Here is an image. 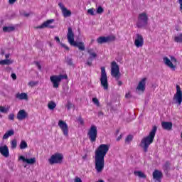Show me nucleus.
Returning a JSON list of instances; mask_svg holds the SVG:
<instances>
[{"label": "nucleus", "mask_w": 182, "mask_h": 182, "mask_svg": "<svg viewBox=\"0 0 182 182\" xmlns=\"http://www.w3.org/2000/svg\"><path fill=\"white\" fill-rule=\"evenodd\" d=\"M9 120H12V121L15 120V114H10L9 115Z\"/></svg>", "instance_id": "nucleus-41"}, {"label": "nucleus", "mask_w": 182, "mask_h": 182, "mask_svg": "<svg viewBox=\"0 0 182 182\" xmlns=\"http://www.w3.org/2000/svg\"><path fill=\"white\" fill-rule=\"evenodd\" d=\"M146 78H143L141 81H139L136 88V93L140 95L141 93H144V90H146Z\"/></svg>", "instance_id": "nucleus-11"}, {"label": "nucleus", "mask_w": 182, "mask_h": 182, "mask_svg": "<svg viewBox=\"0 0 182 182\" xmlns=\"http://www.w3.org/2000/svg\"><path fill=\"white\" fill-rule=\"evenodd\" d=\"M171 60L172 62H177V59H176V58H174V57H171Z\"/></svg>", "instance_id": "nucleus-52"}, {"label": "nucleus", "mask_w": 182, "mask_h": 182, "mask_svg": "<svg viewBox=\"0 0 182 182\" xmlns=\"http://www.w3.org/2000/svg\"><path fill=\"white\" fill-rule=\"evenodd\" d=\"M78 122L80 123V124H82V125L85 124V121L82 118L78 119Z\"/></svg>", "instance_id": "nucleus-45"}, {"label": "nucleus", "mask_w": 182, "mask_h": 182, "mask_svg": "<svg viewBox=\"0 0 182 182\" xmlns=\"http://www.w3.org/2000/svg\"><path fill=\"white\" fill-rule=\"evenodd\" d=\"M16 2V0H9V4H10V5H14V4Z\"/></svg>", "instance_id": "nucleus-48"}, {"label": "nucleus", "mask_w": 182, "mask_h": 182, "mask_svg": "<svg viewBox=\"0 0 182 182\" xmlns=\"http://www.w3.org/2000/svg\"><path fill=\"white\" fill-rule=\"evenodd\" d=\"M11 77H12V79H13L14 80H16V74L12 73V74H11Z\"/></svg>", "instance_id": "nucleus-50"}, {"label": "nucleus", "mask_w": 182, "mask_h": 182, "mask_svg": "<svg viewBox=\"0 0 182 182\" xmlns=\"http://www.w3.org/2000/svg\"><path fill=\"white\" fill-rule=\"evenodd\" d=\"M58 127L61 129L63 134L65 137H69V127L68 126V124L66 123V122L63 120H59Z\"/></svg>", "instance_id": "nucleus-10"}, {"label": "nucleus", "mask_w": 182, "mask_h": 182, "mask_svg": "<svg viewBox=\"0 0 182 182\" xmlns=\"http://www.w3.org/2000/svg\"><path fill=\"white\" fill-rule=\"evenodd\" d=\"M0 119H2V114H0Z\"/></svg>", "instance_id": "nucleus-58"}, {"label": "nucleus", "mask_w": 182, "mask_h": 182, "mask_svg": "<svg viewBox=\"0 0 182 182\" xmlns=\"http://www.w3.org/2000/svg\"><path fill=\"white\" fill-rule=\"evenodd\" d=\"M164 63H165L166 66H168L171 69H173V70L176 69V66H174L171 60H170L169 58L167 57L164 58Z\"/></svg>", "instance_id": "nucleus-22"}, {"label": "nucleus", "mask_w": 182, "mask_h": 182, "mask_svg": "<svg viewBox=\"0 0 182 182\" xmlns=\"http://www.w3.org/2000/svg\"><path fill=\"white\" fill-rule=\"evenodd\" d=\"M87 53H89L90 57L87 61V65H88V66H91L92 61L93 60V59H96L97 54H96V53L93 52V50H92V49L88 50Z\"/></svg>", "instance_id": "nucleus-17"}, {"label": "nucleus", "mask_w": 182, "mask_h": 182, "mask_svg": "<svg viewBox=\"0 0 182 182\" xmlns=\"http://www.w3.org/2000/svg\"><path fill=\"white\" fill-rule=\"evenodd\" d=\"M21 15L22 16H25L26 18H28L31 16V13L23 12Z\"/></svg>", "instance_id": "nucleus-42"}, {"label": "nucleus", "mask_w": 182, "mask_h": 182, "mask_svg": "<svg viewBox=\"0 0 182 182\" xmlns=\"http://www.w3.org/2000/svg\"><path fill=\"white\" fill-rule=\"evenodd\" d=\"M16 99H18V100H28V94L25 92L16 94Z\"/></svg>", "instance_id": "nucleus-23"}, {"label": "nucleus", "mask_w": 182, "mask_h": 182, "mask_svg": "<svg viewBox=\"0 0 182 182\" xmlns=\"http://www.w3.org/2000/svg\"><path fill=\"white\" fill-rule=\"evenodd\" d=\"M87 158V155H85L82 156L83 160H86Z\"/></svg>", "instance_id": "nucleus-56"}, {"label": "nucleus", "mask_w": 182, "mask_h": 182, "mask_svg": "<svg viewBox=\"0 0 182 182\" xmlns=\"http://www.w3.org/2000/svg\"><path fill=\"white\" fill-rule=\"evenodd\" d=\"M0 154H1V156H3V157H6V159H8V157H9V148H8V146H1Z\"/></svg>", "instance_id": "nucleus-18"}, {"label": "nucleus", "mask_w": 182, "mask_h": 182, "mask_svg": "<svg viewBox=\"0 0 182 182\" xmlns=\"http://www.w3.org/2000/svg\"><path fill=\"white\" fill-rule=\"evenodd\" d=\"M122 135H120L119 136H118L117 139V141H120V140L122 139Z\"/></svg>", "instance_id": "nucleus-54"}, {"label": "nucleus", "mask_w": 182, "mask_h": 182, "mask_svg": "<svg viewBox=\"0 0 182 182\" xmlns=\"http://www.w3.org/2000/svg\"><path fill=\"white\" fill-rule=\"evenodd\" d=\"M66 60H67L68 65H73V61L72 60L71 58H67Z\"/></svg>", "instance_id": "nucleus-43"}, {"label": "nucleus", "mask_w": 182, "mask_h": 182, "mask_svg": "<svg viewBox=\"0 0 182 182\" xmlns=\"http://www.w3.org/2000/svg\"><path fill=\"white\" fill-rule=\"evenodd\" d=\"M180 5V11H182V0H178Z\"/></svg>", "instance_id": "nucleus-49"}, {"label": "nucleus", "mask_w": 182, "mask_h": 182, "mask_svg": "<svg viewBox=\"0 0 182 182\" xmlns=\"http://www.w3.org/2000/svg\"><path fill=\"white\" fill-rule=\"evenodd\" d=\"M111 75L113 76V77H116L117 79H119L120 77V68H119V65H117V63L116 61H113L111 63Z\"/></svg>", "instance_id": "nucleus-8"}, {"label": "nucleus", "mask_w": 182, "mask_h": 182, "mask_svg": "<svg viewBox=\"0 0 182 182\" xmlns=\"http://www.w3.org/2000/svg\"><path fill=\"white\" fill-rule=\"evenodd\" d=\"M174 42L176 43H182V33H178L173 37Z\"/></svg>", "instance_id": "nucleus-25"}, {"label": "nucleus", "mask_w": 182, "mask_h": 182, "mask_svg": "<svg viewBox=\"0 0 182 182\" xmlns=\"http://www.w3.org/2000/svg\"><path fill=\"white\" fill-rule=\"evenodd\" d=\"M125 97L126 99H130V97H132V95L130 94V92L127 93Z\"/></svg>", "instance_id": "nucleus-47"}, {"label": "nucleus", "mask_w": 182, "mask_h": 182, "mask_svg": "<svg viewBox=\"0 0 182 182\" xmlns=\"http://www.w3.org/2000/svg\"><path fill=\"white\" fill-rule=\"evenodd\" d=\"M62 160H63V155L62 154H55L51 156V157L48 159L50 164H59L62 163Z\"/></svg>", "instance_id": "nucleus-9"}, {"label": "nucleus", "mask_w": 182, "mask_h": 182, "mask_svg": "<svg viewBox=\"0 0 182 182\" xmlns=\"http://www.w3.org/2000/svg\"><path fill=\"white\" fill-rule=\"evenodd\" d=\"M101 86L104 87L105 90L109 89V83L107 82V74H106V68L105 67L101 68V77H100Z\"/></svg>", "instance_id": "nucleus-7"}, {"label": "nucleus", "mask_w": 182, "mask_h": 182, "mask_svg": "<svg viewBox=\"0 0 182 182\" xmlns=\"http://www.w3.org/2000/svg\"><path fill=\"white\" fill-rule=\"evenodd\" d=\"M9 56H11V55H10L9 53L6 54V55H5L6 59H9Z\"/></svg>", "instance_id": "nucleus-53"}, {"label": "nucleus", "mask_w": 182, "mask_h": 182, "mask_svg": "<svg viewBox=\"0 0 182 182\" xmlns=\"http://www.w3.org/2000/svg\"><path fill=\"white\" fill-rule=\"evenodd\" d=\"M15 27L14 26H4L3 27V32H14Z\"/></svg>", "instance_id": "nucleus-29"}, {"label": "nucleus", "mask_w": 182, "mask_h": 182, "mask_svg": "<svg viewBox=\"0 0 182 182\" xmlns=\"http://www.w3.org/2000/svg\"><path fill=\"white\" fill-rule=\"evenodd\" d=\"M34 65H36V66H37L38 70H41V69H42V66L41 65V63H39V62L35 61Z\"/></svg>", "instance_id": "nucleus-38"}, {"label": "nucleus", "mask_w": 182, "mask_h": 182, "mask_svg": "<svg viewBox=\"0 0 182 182\" xmlns=\"http://www.w3.org/2000/svg\"><path fill=\"white\" fill-rule=\"evenodd\" d=\"M21 150L28 149V144L25 141H21L19 145Z\"/></svg>", "instance_id": "nucleus-32"}, {"label": "nucleus", "mask_w": 182, "mask_h": 182, "mask_svg": "<svg viewBox=\"0 0 182 182\" xmlns=\"http://www.w3.org/2000/svg\"><path fill=\"white\" fill-rule=\"evenodd\" d=\"M116 38L113 36H101L97 39V43L102 44V43H106L107 42H112L114 41Z\"/></svg>", "instance_id": "nucleus-15"}, {"label": "nucleus", "mask_w": 182, "mask_h": 182, "mask_svg": "<svg viewBox=\"0 0 182 182\" xmlns=\"http://www.w3.org/2000/svg\"><path fill=\"white\" fill-rule=\"evenodd\" d=\"M87 14H90V15H92V16H95V11H93V9H88Z\"/></svg>", "instance_id": "nucleus-40"}, {"label": "nucleus", "mask_w": 182, "mask_h": 182, "mask_svg": "<svg viewBox=\"0 0 182 182\" xmlns=\"http://www.w3.org/2000/svg\"><path fill=\"white\" fill-rule=\"evenodd\" d=\"M18 146V141L16 139H13L11 141V148L12 150H14V149H16Z\"/></svg>", "instance_id": "nucleus-31"}, {"label": "nucleus", "mask_w": 182, "mask_h": 182, "mask_svg": "<svg viewBox=\"0 0 182 182\" xmlns=\"http://www.w3.org/2000/svg\"><path fill=\"white\" fill-rule=\"evenodd\" d=\"M55 22V19L47 20L44 23H43L41 26L37 27V29H45V28H49L50 29H53L55 28L54 26H52V23Z\"/></svg>", "instance_id": "nucleus-13"}, {"label": "nucleus", "mask_w": 182, "mask_h": 182, "mask_svg": "<svg viewBox=\"0 0 182 182\" xmlns=\"http://www.w3.org/2000/svg\"><path fill=\"white\" fill-rule=\"evenodd\" d=\"M110 149L109 144H100L95 151V170L97 173H102L105 170V157Z\"/></svg>", "instance_id": "nucleus-1"}, {"label": "nucleus", "mask_w": 182, "mask_h": 182, "mask_svg": "<svg viewBox=\"0 0 182 182\" xmlns=\"http://www.w3.org/2000/svg\"><path fill=\"white\" fill-rule=\"evenodd\" d=\"M161 126L164 130H171L173 129V123L171 122H163Z\"/></svg>", "instance_id": "nucleus-24"}, {"label": "nucleus", "mask_w": 182, "mask_h": 182, "mask_svg": "<svg viewBox=\"0 0 182 182\" xmlns=\"http://www.w3.org/2000/svg\"><path fill=\"white\" fill-rule=\"evenodd\" d=\"M14 134H15V132L14 131V129L9 130L4 134V135L3 136V139L4 140H6V139H9V137H11V136H14Z\"/></svg>", "instance_id": "nucleus-26"}, {"label": "nucleus", "mask_w": 182, "mask_h": 182, "mask_svg": "<svg viewBox=\"0 0 182 182\" xmlns=\"http://www.w3.org/2000/svg\"><path fill=\"white\" fill-rule=\"evenodd\" d=\"M28 117L29 115L28 114V112H25L24 109H21L17 113V119L20 121L24 120V119H26Z\"/></svg>", "instance_id": "nucleus-20"}, {"label": "nucleus", "mask_w": 182, "mask_h": 182, "mask_svg": "<svg viewBox=\"0 0 182 182\" xmlns=\"http://www.w3.org/2000/svg\"><path fill=\"white\" fill-rule=\"evenodd\" d=\"M92 102L94 105H96L97 106V107L100 106V102H99V100L96 97L92 98Z\"/></svg>", "instance_id": "nucleus-36"}, {"label": "nucleus", "mask_w": 182, "mask_h": 182, "mask_svg": "<svg viewBox=\"0 0 182 182\" xmlns=\"http://www.w3.org/2000/svg\"><path fill=\"white\" fill-rule=\"evenodd\" d=\"M169 168H170V163L167 161L163 166V170L165 171V173H167Z\"/></svg>", "instance_id": "nucleus-34"}, {"label": "nucleus", "mask_w": 182, "mask_h": 182, "mask_svg": "<svg viewBox=\"0 0 182 182\" xmlns=\"http://www.w3.org/2000/svg\"><path fill=\"white\" fill-rule=\"evenodd\" d=\"M70 109V107H68V109Z\"/></svg>", "instance_id": "nucleus-59"}, {"label": "nucleus", "mask_w": 182, "mask_h": 182, "mask_svg": "<svg viewBox=\"0 0 182 182\" xmlns=\"http://www.w3.org/2000/svg\"><path fill=\"white\" fill-rule=\"evenodd\" d=\"M173 100L178 103V105H181L182 102V92L179 85H176V93L173 96Z\"/></svg>", "instance_id": "nucleus-12"}, {"label": "nucleus", "mask_w": 182, "mask_h": 182, "mask_svg": "<svg viewBox=\"0 0 182 182\" xmlns=\"http://www.w3.org/2000/svg\"><path fill=\"white\" fill-rule=\"evenodd\" d=\"M60 46H62V48H64L65 50H69V47H68L65 44L60 43Z\"/></svg>", "instance_id": "nucleus-44"}, {"label": "nucleus", "mask_w": 182, "mask_h": 182, "mask_svg": "<svg viewBox=\"0 0 182 182\" xmlns=\"http://www.w3.org/2000/svg\"><path fill=\"white\" fill-rule=\"evenodd\" d=\"M74 181L75 182H82V179L80 178H79V177H75Z\"/></svg>", "instance_id": "nucleus-46"}, {"label": "nucleus", "mask_w": 182, "mask_h": 182, "mask_svg": "<svg viewBox=\"0 0 182 182\" xmlns=\"http://www.w3.org/2000/svg\"><path fill=\"white\" fill-rule=\"evenodd\" d=\"M122 81H118V85H119V86H122Z\"/></svg>", "instance_id": "nucleus-57"}, {"label": "nucleus", "mask_w": 182, "mask_h": 182, "mask_svg": "<svg viewBox=\"0 0 182 182\" xmlns=\"http://www.w3.org/2000/svg\"><path fill=\"white\" fill-rule=\"evenodd\" d=\"M19 160H22V161L27 163V164H35V163H36V158L35 157L28 159H25V156H21Z\"/></svg>", "instance_id": "nucleus-21"}, {"label": "nucleus", "mask_w": 182, "mask_h": 182, "mask_svg": "<svg viewBox=\"0 0 182 182\" xmlns=\"http://www.w3.org/2000/svg\"><path fill=\"white\" fill-rule=\"evenodd\" d=\"M134 45L136 48L143 47V45H144V39L143 38V36H141V34H136Z\"/></svg>", "instance_id": "nucleus-14"}, {"label": "nucleus", "mask_w": 182, "mask_h": 182, "mask_svg": "<svg viewBox=\"0 0 182 182\" xmlns=\"http://www.w3.org/2000/svg\"><path fill=\"white\" fill-rule=\"evenodd\" d=\"M98 116H103V112H98Z\"/></svg>", "instance_id": "nucleus-55"}, {"label": "nucleus", "mask_w": 182, "mask_h": 182, "mask_svg": "<svg viewBox=\"0 0 182 182\" xmlns=\"http://www.w3.org/2000/svg\"><path fill=\"white\" fill-rule=\"evenodd\" d=\"M149 23V16L147 13L142 12L138 15V18L136 21V26L139 28H146Z\"/></svg>", "instance_id": "nucleus-4"}, {"label": "nucleus", "mask_w": 182, "mask_h": 182, "mask_svg": "<svg viewBox=\"0 0 182 182\" xmlns=\"http://www.w3.org/2000/svg\"><path fill=\"white\" fill-rule=\"evenodd\" d=\"M48 107L50 110H53L55 107H56V103H55L53 101L49 102L48 104Z\"/></svg>", "instance_id": "nucleus-30"}, {"label": "nucleus", "mask_w": 182, "mask_h": 182, "mask_svg": "<svg viewBox=\"0 0 182 182\" xmlns=\"http://www.w3.org/2000/svg\"><path fill=\"white\" fill-rule=\"evenodd\" d=\"M152 176H153L154 180H156V181L161 182V178H163V173L161 172V171H159V170L154 171Z\"/></svg>", "instance_id": "nucleus-19"}, {"label": "nucleus", "mask_w": 182, "mask_h": 182, "mask_svg": "<svg viewBox=\"0 0 182 182\" xmlns=\"http://www.w3.org/2000/svg\"><path fill=\"white\" fill-rule=\"evenodd\" d=\"M67 39L70 45H71L72 46H75L78 48L80 50H85V44L83 43H77L76 41H75V33H73V30L70 27L68 28Z\"/></svg>", "instance_id": "nucleus-3"}, {"label": "nucleus", "mask_w": 182, "mask_h": 182, "mask_svg": "<svg viewBox=\"0 0 182 182\" xmlns=\"http://www.w3.org/2000/svg\"><path fill=\"white\" fill-rule=\"evenodd\" d=\"M133 140V136L132 135H128L127 138L125 139V143H130Z\"/></svg>", "instance_id": "nucleus-37"}, {"label": "nucleus", "mask_w": 182, "mask_h": 182, "mask_svg": "<svg viewBox=\"0 0 182 182\" xmlns=\"http://www.w3.org/2000/svg\"><path fill=\"white\" fill-rule=\"evenodd\" d=\"M12 63H14V60L5 59L0 60V65H7L9 66V65H12Z\"/></svg>", "instance_id": "nucleus-27"}, {"label": "nucleus", "mask_w": 182, "mask_h": 182, "mask_svg": "<svg viewBox=\"0 0 182 182\" xmlns=\"http://www.w3.org/2000/svg\"><path fill=\"white\" fill-rule=\"evenodd\" d=\"M134 176H136L137 177H139L140 178H146V175L144 173L140 171H135L134 172Z\"/></svg>", "instance_id": "nucleus-28"}, {"label": "nucleus", "mask_w": 182, "mask_h": 182, "mask_svg": "<svg viewBox=\"0 0 182 182\" xmlns=\"http://www.w3.org/2000/svg\"><path fill=\"white\" fill-rule=\"evenodd\" d=\"M156 133H157V127L154 125L149 132V135L144 137L141 141V147L144 149V151L147 153L149 147L153 141H154V137H156Z\"/></svg>", "instance_id": "nucleus-2"}, {"label": "nucleus", "mask_w": 182, "mask_h": 182, "mask_svg": "<svg viewBox=\"0 0 182 182\" xmlns=\"http://www.w3.org/2000/svg\"><path fill=\"white\" fill-rule=\"evenodd\" d=\"M103 8L102 6H99L97 9V14H103Z\"/></svg>", "instance_id": "nucleus-39"}, {"label": "nucleus", "mask_w": 182, "mask_h": 182, "mask_svg": "<svg viewBox=\"0 0 182 182\" xmlns=\"http://www.w3.org/2000/svg\"><path fill=\"white\" fill-rule=\"evenodd\" d=\"M9 112V107L0 106V112L6 114Z\"/></svg>", "instance_id": "nucleus-33"}, {"label": "nucleus", "mask_w": 182, "mask_h": 182, "mask_svg": "<svg viewBox=\"0 0 182 182\" xmlns=\"http://www.w3.org/2000/svg\"><path fill=\"white\" fill-rule=\"evenodd\" d=\"M58 6L61 10V12L63 15L64 18H68L72 15V11L68 10L66 7H65V5L63 3H59Z\"/></svg>", "instance_id": "nucleus-16"}, {"label": "nucleus", "mask_w": 182, "mask_h": 182, "mask_svg": "<svg viewBox=\"0 0 182 182\" xmlns=\"http://www.w3.org/2000/svg\"><path fill=\"white\" fill-rule=\"evenodd\" d=\"M63 79H68L67 75H52L50 77V80L53 83V86L55 89L59 87V84Z\"/></svg>", "instance_id": "nucleus-5"}, {"label": "nucleus", "mask_w": 182, "mask_h": 182, "mask_svg": "<svg viewBox=\"0 0 182 182\" xmlns=\"http://www.w3.org/2000/svg\"><path fill=\"white\" fill-rule=\"evenodd\" d=\"M39 82L38 81H30L28 82V86L31 87H33L34 86H36Z\"/></svg>", "instance_id": "nucleus-35"}, {"label": "nucleus", "mask_w": 182, "mask_h": 182, "mask_svg": "<svg viewBox=\"0 0 182 182\" xmlns=\"http://www.w3.org/2000/svg\"><path fill=\"white\" fill-rule=\"evenodd\" d=\"M87 137L91 143L96 141V139H97V127L91 125L87 132Z\"/></svg>", "instance_id": "nucleus-6"}, {"label": "nucleus", "mask_w": 182, "mask_h": 182, "mask_svg": "<svg viewBox=\"0 0 182 182\" xmlns=\"http://www.w3.org/2000/svg\"><path fill=\"white\" fill-rule=\"evenodd\" d=\"M55 39L56 42H58V43H60V39L58 36H55Z\"/></svg>", "instance_id": "nucleus-51"}]
</instances>
